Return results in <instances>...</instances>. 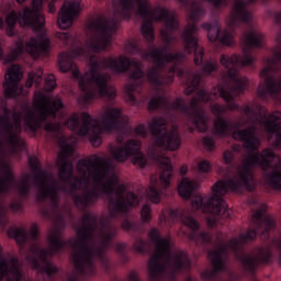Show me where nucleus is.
<instances>
[{
	"mask_svg": "<svg viewBox=\"0 0 281 281\" xmlns=\"http://www.w3.org/2000/svg\"><path fill=\"white\" fill-rule=\"evenodd\" d=\"M196 31L198 27L195 23L189 24L181 34V38L184 44V52L187 54L194 53V65L201 67L204 58V49L198 44Z\"/></svg>",
	"mask_w": 281,
	"mask_h": 281,
	"instance_id": "18",
	"label": "nucleus"
},
{
	"mask_svg": "<svg viewBox=\"0 0 281 281\" xmlns=\"http://www.w3.org/2000/svg\"><path fill=\"white\" fill-rule=\"evenodd\" d=\"M114 161L124 164L132 158V164L140 169L147 166V157L142 153V142L138 139H128L123 146L111 149Z\"/></svg>",
	"mask_w": 281,
	"mask_h": 281,
	"instance_id": "15",
	"label": "nucleus"
},
{
	"mask_svg": "<svg viewBox=\"0 0 281 281\" xmlns=\"http://www.w3.org/2000/svg\"><path fill=\"white\" fill-rule=\"evenodd\" d=\"M34 82L36 87H41V82H43V72L41 74H36L34 71L29 72L27 80L25 82V86L27 87V89H32V87L34 86Z\"/></svg>",
	"mask_w": 281,
	"mask_h": 281,
	"instance_id": "26",
	"label": "nucleus"
},
{
	"mask_svg": "<svg viewBox=\"0 0 281 281\" xmlns=\"http://www.w3.org/2000/svg\"><path fill=\"white\" fill-rule=\"evenodd\" d=\"M33 8L25 7L22 12L12 10L5 20L0 18V30H5L7 35L14 36L19 23L22 26H31L36 31L45 27V15L41 12L43 0H32Z\"/></svg>",
	"mask_w": 281,
	"mask_h": 281,
	"instance_id": "10",
	"label": "nucleus"
},
{
	"mask_svg": "<svg viewBox=\"0 0 281 281\" xmlns=\"http://www.w3.org/2000/svg\"><path fill=\"white\" fill-rule=\"evenodd\" d=\"M127 52H130V54H133L134 56L137 54H143V48L139 46V44H137V42H130L127 44Z\"/></svg>",
	"mask_w": 281,
	"mask_h": 281,
	"instance_id": "35",
	"label": "nucleus"
},
{
	"mask_svg": "<svg viewBox=\"0 0 281 281\" xmlns=\"http://www.w3.org/2000/svg\"><path fill=\"white\" fill-rule=\"evenodd\" d=\"M91 158L89 159L90 178L98 187L90 189V192L97 193V198L89 202V206L98 203V200L104 199L105 195L112 220L120 221L128 216L131 209L139 206V198L134 192L126 193V184L120 183L117 175H111L113 171L111 161L98 155H92Z\"/></svg>",
	"mask_w": 281,
	"mask_h": 281,
	"instance_id": "6",
	"label": "nucleus"
},
{
	"mask_svg": "<svg viewBox=\"0 0 281 281\" xmlns=\"http://www.w3.org/2000/svg\"><path fill=\"white\" fill-rule=\"evenodd\" d=\"M148 237L156 245V250L148 261V281H177L178 274L190 271L191 261L187 252L181 250L172 255L169 237L162 238L156 227L149 231Z\"/></svg>",
	"mask_w": 281,
	"mask_h": 281,
	"instance_id": "7",
	"label": "nucleus"
},
{
	"mask_svg": "<svg viewBox=\"0 0 281 281\" xmlns=\"http://www.w3.org/2000/svg\"><path fill=\"white\" fill-rule=\"evenodd\" d=\"M204 76H211V74H218V63L217 61H205L201 67Z\"/></svg>",
	"mask_w": 281,
	"mask_h": 281,
	"instance_id": "28",
	"label": "nucleus"
},
{
	"mask_svg": "<svg viewBox=\"0 0 281 281\" xmlns=\"http://www.w3.org/2000/svg\"><path fill=\"white\" fill-rule=\"evenodd\" d=\"M23 72L20 65H12L5 72L3 89L7 98H19L22 95L24 88L20 86L23 79Z\"/></svg>",
	"mask_w": 281,
	"mask_h": 281,
	"instance_id": "19",
	"label": "nucleus"
},
{
	"mask_svg": "<svg viewBox=\"0 0 281 281\" xmlns=\"http://www.w3.org/2000/svg\"><path fill=\"white\" fill-rule=\"evenodd\" d=\"M18 191L20 193V196L23 199H29L32 192V184H31V176L27 175L24 177V179L19 182L18 184Z\"/></svg>",
	"mask_w": 281,
	"mask_h": 281,
	"instance_id": "25",
	"label": "nucleus"
},
{
	"mask_svg": "<svg viewBox=\"0 0 281 281\" xmlns=\"http://www.w3.org/2000/svg\"><path fill=\"white\" fill-rule=\"evenodd\" d=\"M186 4L189 8L190 19L192 21H198L205 14V10L201 7L200 2L196 0H186Z\"/></svg>",
	"mask_w": 281,
	"mask_h": 281,
	"instance_id": "24",
	"label": "nucleus"
},
{
	"mask_svg": "<svg viewBox=\"0 0 281 281\" xmlns=\"http://www.w3.org/2000/svg\"><path fill=\"white\" fill-rule=\"evenodd\" d=\"M187 173L188 166L182 165L180 168V176L182 177V180L178 187V193L179 196L182 198L183 200H190L194 191L199 189V183L187 178Z\"/></svg>",
	"mask_w": 281,
	"mask_h": 281,
	"instance_id": "22",
	"label": "nucleus"
},
{
	"mask_svg": "<svg viewBox=\"0 0 281 281\" xmlns=\"http://www.w3.org/2000/svg\"><path fill=\"white\" fill-rule=\"evenodd\" d=\"M169 217L172 221L181 222L191 231V233L189 234V239L193 241L196 246H202L203 248H205L207 245L212 244V237L209 232H199L200 224L192 215L187 213L186 210H170Z\"/></svg>",
	"mask_w": 281,
	"mask_h": 281,
	"instance_id": "16",
	"label": "nucleus"
},
{
	"mask_svg": "<svg viewBox=\"0 0 281 281\" xmlns=\"http://www.w3.org/2000/svg\"><path fill=\"white\" fill-rule=\"evenodd\" d=\"M121 227L125 232L135 231V224H133V222H131L128 218L122 222Z\"/></svg>",
	"mask_w": 281,
	"mask_h": 281,
	"instance_id": "38",
	"label": "nucleus"
},
{
	"mask_svg": "<svg viewBox=\"0 0 281 281\" xmlns=\"http://www.w3.org/2000/svg\"><path fill=\"white\" fill-rule=\"evenodd\" d=\"M2 249L0 248V254H1Z\"/></svg>",
	"mask_w": 281,
	"mask_h": 281,
	"instance_id": "49",
	"label": "nucleus"
},
{
	"mask_svg": "<svg viewBox=\"0 0 281 281\" xmlns=\"http://www.w3.org/2000/svg\"><path fill=\"white\" fill-rule=\"evenodd\" d=\"M211 2L216 9L227 7L228 0H206ZM259 0H236L231 16L228 20L229 30H222L218 21L213 23H203L202 27L207 31V37L211 42L218 41L222 45H233L235 29L241 23L248 27L241 34L243 56L233 54L231 57L221 55L220 63L227 70L222 76H239L238 67H251L255 63L252 49H261L263 47L265 36L262 33L256 31L252 24L251 12L248 10V4L258 2ZM263 4L269 0H260Z\"/></svg>",
	"mask_w": 281,
	"mask_h": 281,
	"instance_id": "4",
	"label": "nucleus"
},
{
	"mask_svg": "<svg viewBox=\"0 0 281 281\" xmlns=\"http://www.w3.org/2000/svg\"><path fill=\"white\" fill-rule=\"evenodd\" d=\"M60 153L58 155L59 180L60 184L47 170L41 168V161L36 156L29 157V165L34 173L33 184L38 188L41 200L49 199L55 211H58L60 204V192L70 196L78 211L87 213L89 203L98 199L95 191L89 190L91 183V162L90 158L79 159L77 162V172L81 177H74V162L69 160L74 156V146L69 144L66 136L58 137Z\"/></svg>",
	"mask_w": 281,
	"mask_h": 281,
	"instance_id": "3",
	"label": "nucleus"
},
{
	"mask_svg": "<svg viewBox=\"0 0 281 281\" xmlns=\"http://www.w3.org/2000/svg\"><path fill=\"white\" fill-rule=\"evenodd\" d=\"M117 26V19L99 15L88 23L90 34L85 46L80 45L70 52H61L58 55V65L63 74L71 71L74 78L78 80L79 89L83 93V102L89 103L95 98H106L115 100L117 91L109 86V75L100 72V69H110L114 74H126L131 67L135 69L130 78L133 83H127L126 100L130 104H137L135 91H142L145 72L142 63L131 60L126 56L105 58L100 60V52H106L113 41V33Z\"/></svg>",
	"mask_w": 281,
	"mask_h": 281,
	"instance_id": "1",
	"label": "nucleus"
},
{
	"mask_svg": "<svg viewBox=\"0 0 281 281\" xmlns=\"http://www.w3.org/2000/svg\"><path fill=\"white\" fill-rule=\"evenodd\" d=\"M101 126L105 133L124 131L128 126V116L121 108H108L101 114Z\"/></svg>",
	"mask_w": 281,
	"mask_h": 281,
	"instance_id": "17",
	"label": "nucleus"
},
{
	"mask_svg": "<svg viewBox=\"0 0 281 281\" xmlns=\"http://www.w3.org/2000/svg\"><path fill=\"white\" fill-rule=\"evenodd\" d=\"M223 160L225 162V165L229 168H234L235 166V155H234V151L232 150H225L223 153Z\"/></svg>",
	"mask_w": 281,
	"mask_h": 281,
	"instance_id": "31",
	"label": "nucleus"
},
{
	"mask_svg": "<svg viewBox=\"0 0 281 281\" xmlns=\"http://www.w3.org/2000/svg\"><path fill=\"white\" fill-rule=\"evenodd\" d=\"M140 217L143 223L147 224L151 221V207L149 204H144L140 210Z\"/></svg>",
	"mask_w": 281,
	"mask_h": 281,
	"instance_id": "30",
	"label": "nucleus"
},
{
	"mask_svg": "<svg viewBox=\"0 0 281 281\" xmlns=\"http://www.w3.org/2000/svg\"><path fill=\"white\" fill-rule=\"evenodd\" d=\"M274 21L280 25L277 37H281V11L274 13Z\"/></svg>",
	"mask_w": 281,
	"mask_h": 281,
	"instance_id": "41",
	"label": "nucleus"
},
{
	"mask_svg": "<svg viewBox=\"0 0 281 281\" xmlns=\"http://www.w3.org/2000/svg\"><path fill=\"white\" fill-rule=\"evenodd\" d=\"M266 181L268 182L270 188L281 192V179H266ZM276 246L280 254V261H281V238L277 241Z\"/></svg>",
	"mask_w": 281,
	"mask_h": 281,
	"instance_id": "29",
	"label": "nucleus"
},
{
	"mask_svg": "<svg viewBox=\"0 0 281 281\" xmlns=\"http://www.w3.org/2000/svg\"><path fill=\"white\" fill-rule=\"evenodd\" d=\"M68 281H80V278L78 277V274H72L71 277H69Z\"/></svg>",
	"mask_w": 281,
	"mask_h": 281,
	"instance_id": "44",
	"label": "nucleus"
},
{
	"mask_svg": "<svg viewBox=\"0 0 281 281\" xmlns=\"http://www.w3.org/2000/svg\"><path fill=\"white\" fill-rule=\"evenodd\" d=\"M199 172L210 173L212 171V165L209 160H202L198 165Z\"/></svg>",
	"mask_w": 281,
	"mask_h": 281,
	"instance_id": "36",
	"label": "nucleus"
},
{
	"mask_svg": "<svg viewBox=\"0 0 281 281\" xmlns=\"http://www.w3.org/2000/svg\"><path fill=\"white\" fill-rule=\"evenodd\" d=\"M128 280L130 281H142L139 279V274H137V272L135 271H131L130 274H128Z\"/></svg>",
	"mask_w": 281,
	"mask_h": 281,
	"instance_id": "42",
	"label": "nucleus"
},
{
	"mask_svg": "<svg viewBox=\"0 0 281 281\" xmlns=\"http://www.w3.org/2000/svg\"><path fill=\"white\" fill-rule=\"evenodd\" d=\"M57 83H56V76L54 75H47V77L45 78V89L46 91H53L54 89H56Z\"/></svg>",
	"mask_w": 281,
	"mask_h": 281,
	"instance_id": "32",
	"label": "nucleus"
},
{
	"mask_svg": "<svg viewBox=\"0 0 281 281\" xmlns=\"http://www.w3.org/2000/svg\"><path fill=\"white\" fill-rule=\"evenodd\" d=\"M3 115L0 116V169L3 176H0V195H8L15 182L14 175L4 159V145L9 146L10 153H19L23 142L21 133L23 131L22 113L12 111L8 105H2ZM13 119V121H12ZM4 224L2 212L0 210V226Z\"/></svg>",
	"mask_w": 281,
	"mask_h": 281,
	"instance_id": "8",
	"label": "nucleus"
},
{
	"mask_svg": "<svg viewBox=\"0 0 281 281\" xmlns=\"http://www.w3.org/2000/svg\"><path fill=\"white\" fill-rule=\"evenodd\" d=\"M57 37L63 41L64 45H74V36L67 32L57 33Z\"/></svg>",
	"mask_w": 281,
	"mask_h": 281,
	"instance_id": "34",
	"label": "nucleus"
},
{
	"mask_svg": "<svg viewBox=\"0 0 281 281\" xmlns=\"http://www.w3.org/2000/svg\"><path fill=\"white\" fill-rule=\"evenodd\" d=\"M81 120L82 123L80 125V116L78 113H72L65 120L64 126L77 133L79 137H88L92 146H100V144H102V136L100 135V132H98L100 121L91 116L88 112L81 113Z\"/></svg>",
	"mask_w": 281,
	"mask_h": 281,
	"instance_id": "13",
	"label": "nucleus"
},
{
	"mask_svg": "<svg viewBox=\"0 0 281 281\" xmlns=\"http://www.w3.org/2000/svg\"><path fill=\"white\" fill-rule=\"evenodd\" d=\"M52 41L45 36L41 35L40 40L36 37L30 38L26 44L24 42H18L16 46L8 54H4L2 46H0V60H3L5 65L15 63L20 56H23L25 52L30 54L33 58H40V56H47L49 54V47Z\"/></svg>",
	"mask_w": 281,
	"mask_h": 281,
	"instance_id": "12",
	"label": "nucleus"
},
{
	"mask_svg": "<svg viewBox=\"0 0 281 281\" xmlns=\"http://www.w3.org/2000/svg\"><path fill=\"white\" fill-rule=\"evenodd\" d=\"M80 14V2L65 1L58 14L57 24L60 29L67 30L74 24V19Z\"/></svg>",
	"mask_w": 281,
	"mask_h": 281,
	"instance_id": "21",
	"label": "nucleus"
},
{
	"mask_svg": "<svg viewBox=\"0 0 281 281\" xmlns=\"http://www.w3.org/2000/svg\"><path fill=\"white\" fill-rule=\"evenodd\" d=\"M207 224H209L210 227H213L214 224H215V220H209Z\"/></svg>",
	"mask_w": 281,
	"mask_h": 281,
	"instance_id": "45",
	"label": "nucleus"
},
{
	"mask_svg": "<svg viewBox=\"0 0 281 281\" xmlns=\"http://www.w3.org/2000/svg\"><path fill=\"white\" fill-rule=\"evenodd\" d=\"M166 216L165 215H160V222L162 223V222H165L166 223Z\"/></svg>",
	"mask_w": 281,
	"mask_h": 281,
	"instance_id": "46",
	"label": "nucleus"
},
{
	"mask_svg": "<svg viewBox=\"0 0 281 281\" xmlns=\"http://www.w3.org/2000/svg\"><path fill=\"white\" fill-rule=\"evenodd\" d=\"M59 226H55L52 232L48 241L50 248H43L38 240V226L32 225L30 233L25 228L9 227L7 235L16 241L18 245L23 246L27 244L30 237L32 240L31 255L27 256V261L34 270L40 273L46 274L49 279L58 273V267L54 266L49 259L65 249L66 246L75 249L72 255V261L75 270L82 277H95L98 274V267L95 266V259L100 261L101 268L109 273L111 271V262L106 257V250L114 247L113 239L117 235V228L106 221H100V234L102 237L100 245H92L91 241L95 238V231H98V216L85 213L81 222L82 226L77 229L78 239L65 240L63 239V231L67 226L65 216L63 214L57 215Z\"/></svg>",
	"mask_w": 281,
	"mask_h": 281,
	"instance_id": "2",
	"label": "nucleus"
},
{
	"mask_svg": "<svg viewBox=\"0 0 281 281\" xmlns=\"http://www.w3.org/2000/svg\"><path fill=\"white\" fill-rule=\"evenodd\" d=\"M186 281H192V278L191 277H189V278H187V280Z\"/></svg>",
	"mask_w": 281,
	"mask_h": 281,
	"instance_id": "48",
	"label": "nucleus"
},
{
	"mask_svg": "<svg viewBox=\"0 0 281 281\" xmlns=\"http://www.w3.org/2000/svg\"><path fill=\"white\" fill-rule=\"evenodd\" d=\"M16 2H18L19 4H23V3L26 2V0H16Z\"/></svg>",
	"mask_w": 281,
	"mask_h": 281,
	"instance_id": "47",
	"label": "nucleus"
},
{
	"mask_svg": "<svg viewBox=\"0 0 281 281\" xmlns=\"http://www.w3.org/2000/svg\"><path fill=\"white\" fill-rule=\"evenodd\" d=\"M10 210L14 213H18L22 210V203L21 202H12L10 204Z\"/></svg>",
	"mask_w": 281,
	"mask_h": 281,
	"instance_id": "40",
	"label": "nucleus"
},
{
	"mask_svg": "<svg viewBox=\"0 0 281 281\" xmlns=\"http://www.w3.org/2000/svg\"><path fill=\"white\" fill-rule=\"evenodd\" d=\"M135 133H136V135H139V137H147V135H148L146 126L144 124H138L135 127Z\"/></svg>",
	"mask_w": 281,
	"mask_h": 281,
	"instance_id": "39",
	"label": "nucleus"
},
{
	"mask_svg": "<svg viewBox=\"0 0 281 281\" xmlns=\"http://www.w3.org/2000/svg\"><path fill=\"white\" fill-rule=\"evenodd\" d=\"M134 251L137 254H148L149 252V244L147 240L143 239V238H137L134 243Z\"/></svg>",
	"mask_w": 281,
	"mask_h": 281,
	"instance_id": "27",
	"label": "nucleus"
},
{
	"mask_svg": "<svg viewBox=\"0 0 281 281\" xmlns=\"http://www.w3.org/2000/svg\"><path fill=\"white\" fill-rule=\"evenodd\" d=\"M267 212V204H261L251 216V229H248L246 234H240L239 238H231L228 244H218L216 250H211L209 252V258L212 261L213 269L204 270L201 273L203 281L221 280L220 273L227 271L226 260L229 256L228 249L232 250L236 259L241 263L244 272L247 274L254 276L260 265L270 263L272 254L269 248L266 249L263 247H259L258 255L240 252L241 248L249 241L255 240L257 236H259L263 241L269 239L270 232L276 228V222Z\"/></svg>",
	"mask_w": 281,
	"mask_h": 281,
	"instance_id": "5",
	"label": "nucleus"
},
{
	"mask_svg": "<svg viewBox=\"0 0 281 281\" xmlns=\"http://www.w3.org/2000/svg\"><path fill=\"white\" fill-rule=\"evenodd\" d=\"M43 1H45V0H42V4H43ZM55 2H56V0H50V2L48 3V11L50 13H56V5H54Z\"/></svg>",
	"mask_w": 281,
	"mask_h": 281,
	"instance_id": "43",
	"label": "nucleus"
},
{
	"mask_svg": "<svg viewBox=\"0 0 281 281\" xmlns=\"http://www.w3.org/2000/svg\"><path fill=\"white\" fill-rule=\"evenodd\" d=\"M202 76L199 74H188L186 81L187 88L184 89V95H192L196 91V98H211V94L204 88L199 89Z\"/></svg>",
	"mask_w": 281,
	"mask_h": 281,
	"instance_id": "23",
	"label": "nucleus"
},
{
	"mask_svg": "<svg viewBox=\"0 0 281 281\" xmlns=\"http://www.w3.org/2000/svg\"><path fill=\"white\" fill-rule=\"evenodd\" d=\"M114 249L117 254H121V258L123 259V262H128V255H126V245L119 243L114 246Z\"/></svg>",
	"mask_w": 281,
	"mask_h": 281,
	"instance_id": "33",
	"label": "nucleus"
},
{
	"mask_svg": "<svg viewBox=\"0 0 281 281\" xmlns=\"http://www.w3.org/2000/svg\"><path fill=\"white\" fill-rule=\"evenodd\" d=\"M36 110L26 108L23 115L24 128L26 133L36 135L38 128H43L46 133H54V135H60L63 133V123L47 121L49 117L52 120H65L67 115L63 109H65V103L60 98L49 99L43 92H36L34 95Z\"/></svg>",
	"mask_w": 281,
	"mask_h": 281,
	"instance_id": "9",
	"label": "nucleus"
},
{
	"mask_svg": "<svg viewBox=\"0 0 281 281\" xmlns=\"http://www.w3.org/2000/svg\"><path fill=\"white\" fill-rule=\"evenodd\" d=\"M26 281L25 276L20 267L18 257H11L10 260L0 257V281Z\"/></svg>",
	"mask_w": 281,
	"mask_h": 281,
	"instance_id": "20",
	"label": "nucleus"
},
{
	"mask_svg": "<svg viewBox=\"0 0 281 281\" xmlns=\"http://www.w3.org/2000/svg\"><path fill=\"white\" fill-rule=\"evenodd\" d=\"M149 157L158 165L161 170L159 176L160 189H158V180L150 177V187L146 191L148 200L153 204H159L164 191L170 187L172 178V165L169 157L164 154H158L156 147L149 148Z\"/></svg>",
	"mask_w": 281,
	"mask_h": 281,
	"instance_id": "11",
	"label": "nucleus"
},
{
	"mask_svg": "<svg viewBox=\"0 0 281 281\" xmlns=\"http://www.w3.org/2000/svg\"><path fill=\"white\" fill-rule=\"evenodd\" d=\"M149 130L155 138V145L162 150H178L181 146V137L176 126L168 131V123L162 117H154L149 123Z\"/></svg>",
	"mask_w": 281,
	"mask_h": 281,
	"instance_id": "14",
	"label": "nucleus"
},
{
	"mask_svg": "<svg viewBox=\"0 0 281 281\" xmlns=\"http://www.w3.org/2000/svg\"><path fill=\"white\" fill-rule=\"evenodd\" d=\"M202 142L207 150H215L216 146H215V140L213 136H210V135L204 136Z\"/></svg>",
	"mask_w": 281,
	"mask_h": 281,
	"instance_id": "37",
	"label": "nucleus"
}]
</instances>
